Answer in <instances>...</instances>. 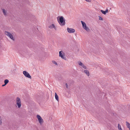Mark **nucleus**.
<instances>
[{
	"mask_svg": "<svg viewBox=\"0 0 130 130\" xmlns=\"http://www.w3.org/2000/svg\"><path fill=\"white\" fill-rule=\"evenodd\" d=\"M67 30L68 32L70 33H73L75 31V30L74 29L68 27L67 28Z\"/></svg>",
	"mask_w": 130,
	"mask_h": 130,
	"instance_id": "8",
	"label": "nucleus"
},
{
	"mask_svg": "<svg viewBox=\"0 0 130 130\" xmlns=\"http://www.w3.org/2000/svg\"><path fill=\"white\" fill-rule=\"evenodd\" d=\"M58 17L57 18V21L59 24L61 26H64L65 24V19L62 17L61 16L58 19Z\"/></svg>",
	"mask_w": 130,
	"mask_h": 130,
	"instance_id": "1",
	"label": "nucleus"
},
{
	"mask_svg": "<svg viewBox=\"0 0 130 130\" xmlns=\"http://www.w3.org/2000/svg\"><path fill=\"white\" fill-rule=\"evenodd\" d=\"M37 118L38 119V121L40 125H42L43 123V120L41 117L38 115H37Z\"/></svg>",
	"mask_w": 130,
	"mask_h": 130,
	"instance_id": "6",
	"label": "nucleus"
},
{
	"mask_svg": "<svg viewBox=\"0 0 130 130\" xmlns=\"http://www.w3.org/2000/svg\"><path fill=\"white\" fill-rule=\"evenodd\" d=\"M99 20H103V19L100 16H99Z\"/></svg>",
	"mask_w": 130,
	"mask_h": 130,
	"instance_id": "19",
	"label": "nucleus"
},
{
	"mask_svg": "<svg viewBox=\"0 0 130 130\" xmlns=\"http://www.w3.org/2000/svg\"><path fill=\"white\" fill-rule=\"evenodd\" d=\"M55 98L58 101V97L56 93H55Z\"/></svg>",
	"mask_w": 130,
	"mask_h": 130,
	"instance_id": "14",
	"label": "nucleus"
},
{
	"mask_svg": "<svg viewBox=\"0 0 130 130\" xmlns=\"http://www.w3.org/2000/svg\"><path fill=\"white\" fill-rule=\"evenodd\" d=\"M108 10L107 9L105 11L106 14V13H107L108 12Z\"/></svg>",
	"mask_w": 130,
	"mask_h": 130,
	"instance_id": "22",
	"label": "nucleus"
},
{
	"mask_svg": "<svg viewBox=\"0 0 130 130\" xmlns=\"http://www.w3.org/2000/svg\"><path fill=\"white\" fill-rule=\"evenodd\" d=\"M118 129L119 130H122V129L121 128V125L120 124H119L118 125Z\"/></svg>",
	"mask_w": 130,
	"mask_h": 130,
	"instance_id": "15",
	"label": "nucleus"
},
{
	"mask_svg": "<svg viewBox=\"0 0 130 130\" xmlns=\"http://www.w3.org/2000/svg\"><path fill=\"white\" fill-rule=\"evenodd\" d=\"M2 11L4 13V15H7V12L6 10H5L4 9H2Z\"/></svg>",
	"mask_w": 130,
	"mask_h": 130,
	"instance_id": "13",
	"label": "nucleus"
},
{
	"mask_svg": "<svg viewBox=\"0 0 130 130\" xmlns=\"http://www.w3.org/2000/svg\"><path fill=\"white\" fill-rule=\"evenodd\" d=\"M2 123V121L1 119L0 118V125Z\"/></svg>",
	"mask_w": 130,
	"mask_h": 130,
	"instance_id": "21",
	"label": "nucleus"
},
{
	"mask_svg": "<svg viewBox=\"0 0 130 130\" xmlns=\"http://www.w3.org/2000/svg\"><path fill=\"white\" fill-rule=\"evenodd\" d=\"M4 83L5 85H6L9 82V80L7 79H6L4 80Z\"/></svg>",
	"mask_w": 130,
	"mask_h": 130,
	"instance_id": "16",
	"label": "nucleus"
},
{
	"mask_svg": "<svg viewBox=\"0 0 130 130\" xmlns=\"http://www.w3.org/2000/svg\"><path fill=\"white\" fill-rule=\"evenodd\" d=\"M16 103L18 107L20 108L21 106V101L20 98L17 97L16 99Z\"/></svg>",
	"mask_w": 130,
	"mask_h": 130,
	"instance_id": "5",
	"label": "nucleus"
},
{
	"mask_svg": "<svg viewBox=\"0 0 130 130\" xmlns=\"http://www.w3.org/2000/svg\"><path fill=\"white\" fill-rule=\"evenodd\" d=\"M59 56L61 58L65 60H66L67 58L65 56V53L63 51H60L59 52Z\"/></svg>",
	"mask_w": 130,
	"mask_h": 130,
	"instance_id": "3",
	"label": "nucleus"
},
{
	"mask_svg": "<svg viewBox=\"0 0 130 130\" xmlns=\"http://www.w3.org/2000/svg\"><path fill=\"white\" fill-rule=\"evenodd\" d=\"M23 73L26 77L29 78H31V76L26 71H23Z\"/></svg>",
	"mask_w": 130,
	"mask_h": 130,
	"instance_id": "7",
	"label": "nucleus"
},
{
	"mask_svg": "<svg viewBox=\"0 0 130 130\" xmlns=\"http://www.w3.org/2000/svg\"><path fill=\"white\" fill-rule=\"evenodd\" d=\"M49 27L50 28H54L55 30H56V28L54 24H51L49 26Z\"/></svg>",
	"mask_w": 130,
	"mask_h": 130,
	"instance_id": "10",
	"label": "nucleus"
},
{
	"mask_svg": "<svg viewBox=\"0 0 130 130\" xmlns=\"http://www.w3.org/2000/svg\"><path fill=\"white\" fill-rule=\"evenodd\" d=\"M101 12L103 14H105V11H104L102 10H101Z\"/></svg>",
	"mask_w": 130,
	"mask_h": 130,
	"instance_id": "18",
	"label": "nucleus"
},
{
	"mask_svg": "<svg viewBox=\"0 0 130 130\" xmlns=\"http://www.w3.org/2000/svg\"><path fill=\"white\" fill-rule=\"evenodd\" d=\"M126 126L130 130V124L127 122H126Z\"/></svg>",
	"mask_w": 130,
	"mask_h": 130,
	"instance_id": "12",
	"label": "nucleus"
},
{
	"mask_svg": "<svg viewBox=\"0 0 130 130\" xmlns=\"http://www.w3.org/2000/svg\"><path fill=\"white\" fill-rule=\"evenodd\" d=\"M52 62L53 63L55 64L56 65H57V62L55 61H54V60L52 61Z\"/></svg>",
	"mask_w": 130,
	"mask_h": 130,
	"instance_id": "17",
	"label": "nucleus"
},
{
	"mask_svg": "<svg viewBox=\"0 0 130 130\" xmlns=\"http://www.w3.org/2000/svg\"><path fill=\"white\" fill-rule=\"evenodd\" d=\"M66 85L67 88H68V85L67 83L66 84Z\"/></svg>",
	"mask_w": 130,
	"mask_h": 130,
	"instance_id": "20",
	"label": "nucleus"
},
{
	"mask_svg": "<svg viewBox=\"0 0 130 130\" xmlns=\"http://www.w3.org/2000/svg\"><path fill=\"white\" fill-rule=\"evenodd\" d=\"M5 33L6 35L10 38L11 40L13 41L14 40V38L11 33L7 31H5Z\"/></svg>",
	"mask_w": 130,
	"mask_h": 130,
	"instance_id": "4",
	"label": "nucleus"
},
{
	"mask_svg": "<svg viewBox=\"0 0 130 130\" xmlns=\"http://www.w3.org/2000/svg\"><path fill=\"white\" fill-rule=\"evenodd\" d=\"M84 72L86 73L88 76H89L90 75V73L89 71L87 70H85L84 71Z\"/></svg>",
	"mask_w": 130,
	"mask_h": 130,
	"instance_id": "11",
	"label": "nucleus"
},
{
	"mask_svg": "<svg viewBox=\"0 0 130 130\" xmlns=\"http://www.w3.org/2000/svg\"><path fill=\"white\" fill-rule=\"evenodd\" d=\"M78 64L79 65L81 66L83 68L85 69H87V67L81 62H78Z\"/></svg>",
	"mask_w": 130,
	"mask_h": 130,
	"instance_id": "9",
	"label": "nucleus"
},
{
	"mask_svg": "<svg viewBox=\"0 0 130 130\" xmlns=\"http://www.w3.org/2000/svg\"><path fill=\"white\" fill-rule=\"evenodd\" d=\"M6 85H5V84L4 85H3L2 86H5Z\"/></svg>",
	"mask_w": 130,
	"mask_h": 130,
	"instance_id": "23",
	"label": "nucleus"
},
{
	"mask_svg": "<svg viewBox=\"0 0 130 130\" xmlns=\"http://www.w3.org/2000/svg\"><path fill=\"white\" fill-rule=\"evenodd\" d=\"M81 22L82 23L83 28L85 29L87 32H89L90 31V29L86 25L85 23L82 21H81Z\"/></svg>",
	"mask_w": 130,
	"mask_h": 130,
	"instance_id": "2",
	"label": "nucleus"
}]
</instances>
